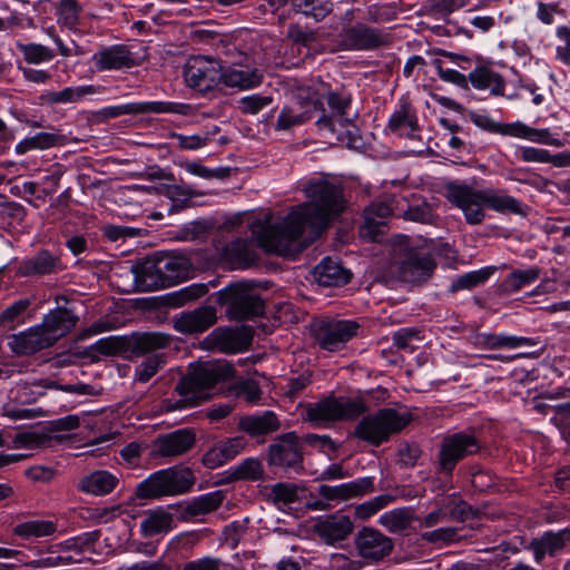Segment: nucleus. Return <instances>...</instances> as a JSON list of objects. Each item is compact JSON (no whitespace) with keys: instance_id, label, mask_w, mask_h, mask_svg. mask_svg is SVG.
<instances>
[{"instance_id":"obj_1","label":"nucleus","mask_w":570,"mask_h":570,"mask_svg":"<svg viewBox=\"0 0 570 570\" xmlns=\"http://www.w3.org/2000/svg\"><path fill=\"white\" fill-rule=\"evenodd\" d=\"M303 191L308 202L291 210L281 223L273 224L269 213L256 219L243 213L225 220L222 229L238 230L246 223L262 249L284 257L291 256L297 252V243L307 227L318 236L345 212L348 204L343 185L328 178L308 180Z\"/></svg>"},{"instance_id":"obj_2","label":"nucleus","mask_w":570,"mask_h":570,"mask_svg":"<svg viewBox=\"0 0 570 570\" xmlns=\"http://www.w3.org/2000/svg\"><path fill=\"white\" fill-rule=\"evenodd\" d=\"M445 199L463 214L468 225H481L487 218V208L500 214L525 216L527 206L502 189H476L468 184L451 181L444 186Z\"/></svg>"},{"instance_id":"obj_3","label":"nucleus","mask_w":570,"mask_h":570,"mask_svg":"<svg viewBox=\"0 0 570 570\" xmlns=\"http://www.w3.org/2000/svg\"><path fill=\"white\" fill-rule=\"evenodd\" d=\"M234 375V367L226 362H205L189 370L175 386L177 400H168L170 411L190 409L200 405L205 400V391L217 383L227 381Z\"/></svg>"},{"instance_id":"obj_4","label":"nucleus","mask_w":570,"mask_h":570,"mask_svg":"<svg viewBox=\"0 0 570 570\" xmlns=\"http://www.w3.org/2000/svg\"><path fill=\"white\" fill-rule=\"evenodd\" d=\"M413 420L410 411L383 407L367 414L356 424L352 435L372 446H380L391 436L401 433Z\"/></svg>"},{"instance_id":"obj_5","label":"nucleus","mask_w":570,"mask_h":570,"mask_svg":"<svg viewBox=\"0 0 570 570\" xmlns=\"http://www.w3.org/2000/svg\"><path fill=\"white\" fill-rule=\"evenodd\" d=\"M196 482L193 470L175 465L154 472L141 481L136 489L139 499H160L188 493Z\"/></svg>"},{"instance_id":"obj_6","label":"nucleus","mask_w":570,"mask_h":570,"mask_svg":"<svg viewBox=\"0 0 570 570\" xmlns=\"http://www.w3.org/2000/svg\"><path fill=\"white\" fill-rule=\"evenodd\" d=\"M368 411L363 396L348 399L331 394L305 406V420L315 424L353 421Z\"/></svg>"},{"instance_id":"obj_7","label":"nucleus","mask_w":570,"mask_h":570,"mask_svg":"<svg viewBox=\"0 0 570 570\" xmlns=\"http://www.w3.org/2000/svg\"><path fill=\"white\" fill-rule=\"evenodd\" d=\"M189 267V262L184 257L163 255L147 261L136 278L146 289L154 291L184 281L188 276Z\"/></svg>"},{"instance_id":"obj_8","label":"nucleus","mask_w":570,"mask_h":570,"mask_svg":"<svg viewBox=\"0 0 570 570\" xmlns=\"http://www.w3.org/2000/svg\"><path fill=\"white\" fill-rule=\"evenodd\" d=\"M482 449L480 440L470 432H455L444 436L436 455V472L451 475L458 463L478 454Z\"/></svg>"},{"instance_id":"obj_9","label":"nucleus","mask_w":570,"mask_h":570,"mask_svg":"<svg viewBox=\"0 0 570 570\" xmlns=\"http://www.w3.org/2000/svg\"><path fill=\"white\" fill-rule=\"evenodd\" d=\"M184 77L190 88L206 92L222 81L223 66L215 59L193 56L187 60Z\"/></svg>"},{"instance_id":"obj_10","label":"nucleus","mask_w":570,"mask_h":570,"mask_svg":"<svg viewBox=\"0 0 570 570\" xmlns=\"http://www.w3.org/2000/svg\"><path fill=\"white\" fill-rule=\"evenodd\" d=\"M358 328L355 321H322L314 326L313 334L321 348L337 352L356 336Z\"/></svg>"},{"instance_id":"obj_11","label":"nucleus","mask_w":570,"mask_h":570,"mask_svg":"<svg viewBox=\"0 0 570 570\" xmlns=\"http://www.w3.org/2000/svg\"><path fill=\"white\" fill-rule=\"evenodd\" d=\"M190 111L191 106L187 104L170 101H139L117 106H108L102 108L99 114L107 119H112L125 115L144 114H178L186 116L189 115Z\"/></svg>"},{"instance_id":"obj_12","label":"nucleus","mask_w":570,"mask_h":570,"mask_svg":"<svg viewBox=\"0 0 570 570\" xmlns=\"http://www.w3.org/2000/svg\"><path fill=\"white\" fill-rule=\"evenodd\" d=\"M385 130L401 138L415 139L421 132L416 108L409 97L402 96L390 119Z\"/></svg>"},{"instance_id":"obj_13","label":"nucleus","mask_w":570,"mask_h":570,"mask_svg":"<svg viewBox=\"0 0 570 570\" xmlns=\"http://www.w3.org/2000/svg\"><path fill=\"white\" fill-rule=\"evenodd\" d=\"M435 268L436 263L426 248L410 247L401 263L400 276L409 283H423L432 276Z\"/></svg>"},{"instance_id":"obj_14","label":"nucleus","mask_w":570,"mask_h":570,"mask_svg":"<svg viewBox=\"0 0 570 570\" xmlns=\"http://www.w3.org/2000/svg\"><path fill=\"white\" fill-rule=\"evenodd\" d=\"M303 460L299 439L295 432H287L276 438L268 446L269 465L284 469H297Z\"/></svg>"},{"instance_id":"obj_15","label":"nucleus","mask_w":570,"mask_h":570,"mask_svg":"<svg viewBox=\"0 0 570 570\" xmlns=\"http://www.w3.org/2000/svg\"><path fill=\"white\" fill-rule=\"evenodd\" d=\"M228 294L227 315L229 318L245 321L264 314L265 303L259 295L240 289L238 286L230 287Z\"/></svg>"},{"instance_id":"obj_16","label":"nucleus","mask_w":570,"mask_h":570,"mask_svg":"<svg viewBox=\"0 0 570 570\" xmlns=\"http://www.w3.org/2000/svg\"><path fill=\"white\" fill-rule=\"evenodd\" d=\"M358 554L368 561H380L392 552V539L381 531L364 527L355 538Z\"/></svg>"},{"instance_id":"obj_17","label":"nucleus","mask_w":570,"mask_h":570,"mask_svg":"<svg viewBox=\"0 0 570 570\" xmlns=\"http://www.w3.org/2000/svg\"><path fill=\"white\" fill-rule=\"evenodd\" d=\"M91 60L99 72L130 69L137 66L135 53L126 45L101 47L94 53Z\"/></svg>"},{"instance_id":"obj_18","label":"nucleus","mask_w":570,"mask_h":570,"mask_svg":"<svg viewBox=\"0 0 570 570\" xmlns=\"http://www.w3.org/2000/svg\"><path fill=\"white\" fill-rule=\"evenodd\" d=\"M215 248L220 259L233 269L248 268L257 261L252 242L247 238L238 237L223 245L215 242Z\"/></svg>"},{"instance_id":"obj_19","label":"nucleus","mask_w":570,"mask_h":570,"mask_svg":"<svg viewBox=\"0 0 570 570\" xmlns=\"http://www.w3.org/2000/svg\"><path fill=\"white\" fill-rule=\"evenodd\" d=\"M216 321V308L210 305H204L194 311L176 315L173 323L174 328L181 334H198L206 332Z\"/></svg>"},{"instance_id":"obj_20","label":"nucleus","mask_w":570,"mask_h":570,"mask_svg":"<svg viewBox=\"0 0 570 570\" xmlns=\"http://www.w3.org/2000/svg\"><path fill=\"white\" fill-rule=\"evenodd\" d=\"M570 543V529L559 531H546L539 538H534L528 549L532 552L535 563L542 564L546 557H557Z\"/></svg>"},{"instance_id":"obj_21","label":"nucleus","mask_w":570,"mask_h":570,"mask_svg":"<svg viewBox=\"0 0 570 570\" xmlns=\"http://www.w3.org/2000/svg\"><path fill=\"white\" fill-rule=\"evenodd\" d=\"M248 442L243 435L222 440L212 445L202 456V463L207 469H217L234 460L247 446Z\"/></svg>"},{"instance_id":"obj_22","label":"nucleus","mask_w":570,"mask_h":570,"mask_svg":"<svg viewBox=\"0 0 570 570\" xmlns=\"http://www.w3.org/2000/svg\"><path fill=\"white\" fill-rule=\"evenodd\" d=\"M353 529L351 518L338 512L318 519L313 527L314 533L326 544L347 539Z\"/></svg>"},{"instance_id":"obj_23","label":"nucleus","mask_w":570,"mask_h":570,"mask_svg":"<svg viewBox=\"0 0 570 570\" xmlns=\"http://www.w3.org/2000/svg\"><path fill=\"white\" fill-rule=\"evenodd\" d=\"M342 38L345 46L353 50H372L387 43L386 35L364 23L345 29Z\"/></svg>"},{"instance_id":"obj_24","label":"nucleus","mask_w":570,"mask_h":570,"mask_svg":"<svg viewBox=\"0 0 570 570\" xmlns=\"http://www.w3.org/2000/svg\"><path fill=\"white\" fill-rule=\"evenodd\" d=\"M469 85L476 90H488L493 96H503L505 80L494 70L493 63L483 59L468 75Z\"/></svg>"},{"instance_id":"obj_25","label":"nucleus","mask_w":570,"mask_h":570,"mask_svg":"<svg viewBox=\"0 0 570 570\" xmlns=\"http://www.w3.org/2000/svg\"><path fill=\"white\" fill-rule=\"evenodd\" d=\"M78 317L66 307L50 311L39 325L47 338L53 345L59 338L66 336L77 325Z\"/></svg>"},{"instance_id":"obj_26","label":"nucleus","mask_w":570,"mask_h":570,"mask_svg":"<svg viewBox=\"0 0 570 570\" xmlns=\"http://www.w3.org/2000/svg\"><path fill=\"white\" fill-rule=\"evenodd\" d=\"M373 490V478H360L334 487L322 484L317 492L320 497L327 501H345L371 493Z\"/></svg>"},{"instance_id":"obj_27","label":"nucleus","mask_w":570,"mask_h":570,"mask_svg":"<svg viewBox=\"0 0 570 570\" xmlns=\"http://www.w3.org/2000/svg\"><path fill=\"white\" fill-rule=\"evenodd\" d=\"M237 429L250 438H261L281 429L278 416L273 411L262 414H247L239 417Z\"/></svg>"},{"instance_id":"obj_28","label":"nucleus","mask_w":570,"mask_h":570,"mask_svg":"<svg viewBox=\"0 0 570 570\" xmlns=\"http://www.w3.org/2000/svg\"><path fill=\"white\" fill-rule=\"evenodd\" d=\"M65 268L59 255L48 249L39 250L35 256L21 262L19 273L22 276L56 274Z\"/></svg>"},{"instance_id":"obj_29","label":"nucleus","mask_w":570,"mask_h":570,"mask_svg":"<svg viewBox=\"0 0 570 570\" xmlns=\"http://www.w3.org/2000/svg\"><path fill=\"white\" fill-rule=\"evenodd\" d=\"M196 442L195 433L187 430H177L158 440L157 453L164 458H175L188 452Z\"/></svg>"},{"instance_id":"obj_30","label":"nucleus","mask_w":570,"mask_h":570,"mask_svg":"<svg viewBox=\"0 0 570 570\" xmlns=\"http://www.w3.org/2000/svg\"><path fill=\"white\" fill-rule=\"evenodd\" d=\"M225 562L217 557L204 556L185 562L181 570H223ZM127 570H173V568L159 561H142L132 564Z\"/></svg>"},{"instance_id":"obj_31","label":"nucleus","mask_w":570,"mask_h":570,"mask_svg":"<svg viewBox=\"0 0 570 570\" xmlns=\"http://www.w3.org/2000/svg\"><path fill=\"white\" fill-rule=\"evenodd\" d=\"M10 345L12 351L19 355H31L38 351L52 346L40 326L32 327L27 332L14 335Z\"/></svg>"},{"instance_id":"obj_32","label":"nucleus","mask_w":570,"mask_h":570,"mask_svg":"<svg viewBox=\"0 0 570 570\" xmlns=\"http://www.w3.org/2000/svg\"><path fill=\"white\" fill-rule=\"evenodd\" d=\"M316 126L321 132L331 134L340 141L351 140L355 136L356 126L354 121L346 117V114L323 115Z\"/></svg>"},{"instance_id":"obj_33","label":"nucleus","mask_w":570,"mask_h":570,"mask_svg":"<svg viewBox=\"0 0 570 570\" xmlns=\"http://www.w3.org/2000/svg\"><path fill=\"white\" fill-rule=\"evenodd\" d=\"M314 276L322 286H342L350 282L352 274L338 262L325 257L315 267Z\"/></svg>"},{"instance_id":"obj_34","label":"nucleus","mask_w":570,"mask_h":570,"mask_svg":"<svg viewBox=\"0 0 570 570\" xmlns=\"http://www.w3.org/2000/svg\"><path fill=\"white\" fill-rule=\"evenodd\" d=\"M392 215V207L386 202H373L364 209V224L362 232L371 239H375L377 235L383 234L385 222Z\"/></svg>"},{"instance_id":"obj_35","label":"nucleus","mask_w":570,"mask_h":570,"mask_svg":"<svg viewBox=\"0 0 570 570\" xmlns=\"http://www.w3.org/2000/svg\"><path fill=\"white\" fill-rule=\"evenodd\" d=\"M104 87L96 85H81L77 87H66L60 91H49L41 96L46 104H75L81 101L87 96L101 94Z\"/></svg>"},{"instance_id":"obj_36","label":"nucleus","mask_w":570,"mask_h":570,"mask_svg":"<svg viewBox=\"0 0 570 570\" xmlns=\"http://www.w3.org/2000/svg\"><path fill=\"white\" fill-rule=\"evenodd\" d=\"M118 482V478L112 473L98 470L83 476L79 482L78 489L83 493L92 495H106L115 490Z\"/></svg>"},{"instance_id":"obj_37","label":"nucleus","mask_w":570,"mask_h":570,"mask_svg":"<svg viewBox=\"0 0 570 570\" xmlns=\"http://www.w3.org/2000/svg\"><path fill=\"white\" fill-rule=\"evenodd\" d=\"M263 75L258 69L234 65L226 70L223 69L222 81L228 87L249 89L261 85Z\"/></svg>"},{"instance_id":"obj_38","label":"nucleus","mask_w":570,"mask_h":570,"mask_svg":"<svg viewBox=\"0 0 570 570\" xmlns=\"http://www.w3.org/2000/svg\"><path fill=\"white\" fill-rule=\"evenodd\" d=\"M511 137L553 147L563 146L562 140L550 128H534L520 120L513 121Z\"/></svg>"},{"instance_id":"obj_39","label":"nucleus","mask_w":570,"mask_h":570,"mask_svg":"<svg viewBox=\"0 0 570 570\" xmlns=\"http://www.w3.org/2000/svg\"><path fill=\"white\" fill-rule=\"evenodd\" d=\"M224 498L222 491L202 494L188 501L184 507L183 513L189 519L209 514L220 508Z\"/></svg>"},{"instance_id":"obj_40","label":"nucleus","mask_w":570,"mask_h":570,"mask_svg":"<svg viewBox=\"0 0 570 570\" xmlns=\"http://www.w3.org/2000/svg\"><path fill=\"white\" fill-rule=\"evenodd\" d=\"M541 275V268L537 266L527 269H514L499 285L502 294H513L522 289L524 286L534 283Z\"/></svg>"},{"instance_id":"obj_41","label":"nucleus","mask_w":570,"mask_h":570,"mask_svg":"<svg viewBox=\"0 0 570 570\" xmlns=\"http://www.w3.org/2000/svg\"><path fill=\"white\" fill-rule=\"evenodd\" d=\"M252 336L246 331L225 330L216 335V344L224 353H238L246 351L250 345Z\"/></svg>"},{"instance_id":"obj_42","label":"nucleus","mask_w":570,"mask_h":570,"mask_svg":"<svg viewBox=\"0 0 570 570\" xmlns=\"http://www.w3.org/2000/svg\"><path fill=\"white\" fill-rule=\"evenodd\" d=\"M130 340V348L138 354L153 353L165 348L170 343V337L163 333L147 332L132 335Z\"/></svg>"},{"instance_id":"obj_43","label":"nucleus","mask_w":570,"mask_h":570,"mask_svg":"<svg viewBox=\"0 0 570 570\" xmlns=\"http://www.w3.org/2000/svg\"><path fill=\"white\" fill-rule=\"evenodd\" d=\"M226 473L228 482L239 480L258 481L264 476V466L259 459L247 458L237 465L230 466Z\"/></svg>"},{"instance_id":"obj_44","label":"nucleus","mask_w":570,"mask_h":570,"mask_svg":"<svg viewBox=\"0 0 570 570\" xmlns=\"http://www.w3.org/2000/svg\"><path fill=\"white\" fill-rule=\"evenodd\" d=\"M495 267L488 266L478 271L462 274L454 278L450 285V291L456 293L463 289H472L484 284L495 272Z\"/></svg>"},{"instance_id":"obj_45","label":"nucleus","mask_w":570,"mask_h":570,"mask_svg":"<svg viewBox=\"0 0 570 570\" xmlns=\"http://www.w3.org/2000/svg\"><path fill=\"white\" fill-rule=\"evenodd\" d=\"M17 49L22 55L23 60L28 63L40 65L53 60L56 52L41 43L37 42H20L16 43Z\"/></svg>"},{"instance_id":"obj_46","label":"nucleus","mask_w":570,"mask_h":570,"mask_svg":"<svg viewBox=\"0 0 570 570\" xmlns=\"http://www.w3.org/2000/svg\"><path fill=\"white\" fill-rule=\"evenodd\" d=\"M56 531L57 524L49 520H30L13 528V533L23 539L49 537Z\"/></svg>"},{"instance_id":"obj_47","label":"nucleus","mask_w":570,"mask_h":570,"mask_svg":"<svg viewBox=\"0 0 570 570\" xmlns=\"http://www.w3.org/2000/svg\"><path fill=\"white\" fill-rule=\"evenodd\" d=\"M482 343L485 347L494 350L500 347L515 348L520 346H534L537 341L532 337L513 336L505 334H484Z\"/></svg>"},{"instance_id":"obj_48","label":"nucleus","mask_w":570,"mask_h":570,"mask_svg":"<svg viewBox=\"0 0 570 570\" xmlns=\"http://www.w3.org/2000/svg\"><path fill=\"white\" fill-rule=\"evenodd\" d=\"M130 348V340L127 336H108L100 338L90 346V350L105 356L120 355Z\"/></svg>"},{"instance_id":"obj_49","label":"nucleus","mask_w":570,"mask_h":570,"mask_svg":"<svg viewBox=\"0 0 570 570\" xmlns=\"http://www.w3.org/2000/svg\"><path fill=\"white\" fill-rule=\"evenodd\" d=\"M81 11L82 8L77 0H60L57 7V22L68 29H76Z\"/></svg>"},{"instance_id":"obj_50","label":"nucleus","mask_w":570,"mask_h":570,"mask_svg":"<svg viewBox=\"0 0 570 570\" xmlns=\"http://www.w3.org/2000/svg\"><path fill=\"white\" fill-rule=\"evenodd\" d=\"M311 118L312 115L309 111H302L301 109L285 106L277 117L275 129L278 131L288 130L295 126L304 124Z\"/></svg>"},{"instance_id":"obj_51","label":"nucleus","mask_w":570,"mask_h":570,"mask_svg":"<svg viewBox=\"0 0 570 570\" xmlns=\"http://www.w3.org/2000/svg\"><path fill=\"white\" fill-rule=\"evenodd\" d=\"M471 121L488 132L511 137L513 122H498L487 114H472Z\"/></svg>"},{"instance_id":"obj_52","label":"nucleus","mask_w":570,"mask_h":570,"mask_svg":"<svg viewBox=\"0 0 570 570\" xmlns=\"http://www.w3.org/2000/svg\"><path fill=\"white\" fill-rule=\"evenodd\" d=\"M432 65L434 66L436 73L441 80L453 83L464 90L469 89L468 76L455 69L445 68L443 66V61L439 58L433 59Z\"/></svg>"},{"instance_id":"obj_53","label":"nucleus","mask_w":570,"mask_h":570,"mask_svg":"<svg viewBox=\"0 0 570 570\" xmlns=\"http://www.w3.org/2000/svg\"><path fill=\"white\" fill-rule=\"evenodd\" d=\"M164 364V358L160 355H151L144 360L135 370V380L140 383H147L154 377L161 365Z\"/></svg>"},{"instance_id":"obj_54","label":"nucleus","mask_w":570,"mask_h":570,"mask_svg":"<svg viewBox=\"0 0 570 570\" xmlns=\"http://www.w3.org/2000/svg\"><path fill=\"white\" fill-rule=\"evenodd\" d=\"M173 522L171 515L164 511L149 514L141 523L147 534H157L167 531Z\"/></svg>"},{"instance_id":"obj_55","label":"nucleus","mask_w":570,"mask_h":570,"mask_svg":"<svg viewBox=\"0 0 570 570\" xmlns=\"http://www.w3.org/2000/svg\"><path fill=\"white\" fill-rule=\"evenodd\" d=\"M422 338L421 331L416 327L400 328L392 336V341L397 348L410 351H414L416 346L413 343L420 342Z\"/></svg>"},{"instance_id":"obj_56","label":"nucleus","mask_w":570,"mask_h":570,"mask_svg":"<svg viewBox=\"0 0 570 570\" xmlns=\"http://www.w3.org/2000/svg\"><path fill=\"white\" fill-rule=\"evenodd\" d=\"M170 137L177 141V146L185 150H196L205 147L210 140V134H195L185 136L178 132H171Z\"/></svg>"},{"instance_id":"obj_57","label":"nucleus","mask_w":570,"mask_h":570,"mask_svg":"<svg viewBox=\"0 0 570 570\" xmlns=\"http://www.w3.org/2000/svg\"><path fill=\"white\" fill-rule=\"evenodd\" d=\"M326 101L332 110V115L346 114L352 102L351 94L345 89L341 88L335 91H328L326 95Z\"/></svg>"},{"instance_id":"obj_58","label":"nucleus","mask_w":570,"mask_h":570,"mask_svg":"<svg viewBox=\"0 0 570 570\" xmlns=\"http://www.w3.org/2000/svg\"><path fill=\"white\" fill-rule=\"evenodd\" d=\"M272 100L271 96L249 95L239 100L238 108L244 114L256 115L271 105Z\"/></svg>"},{"instance_id":"obj_59","label":"nucleus","mask_w":570,"mask_h":570,"mask_svg":"<svg viewBox=\"0 0 570 570\" xmlns=\"http://www.w3.org/2000/svg\"><path fill=\"white\" fill-rule=\"evenodd\" d=\"M272 494L275 502L287 505L298 500V488L292 483L279 482L272 488Z\"/></svg>"},{"instance_id":"obj_60","label":"nucleus","mask_w":570,"mask_h":570,"mask_svg":"<svg viewBox=\"0 0 570 570\" xmlns=\"http://www.w3.org/2000/svg\"><path fill=\"white\" fill-rule=\"evenodd\" d=\"M422 539L430 543H454L460 540L459 531L456 528H439L429 532L422 533Z\"/></svg>"},{"instance_id":"obj_61","label":"nucleus","mask_w":570,"mask_h":570,"mask_svg":"<svg viewBox=\"0 0 570 570\" xmlns=\"http://www.w3.org/2000/svg\"><path fill=\"white\" fill-rule=\"evenodd\" d=\"M207 292L208 288L205 284H191L174 294V304L181 306L190 301L203 297Z\"/></svg>"},{"instance_id":"obj_62","label":"nucleus","mask_w":570,"mask_h":570,"mask_svg":"<svg viewBox=\"0 0 570 570\" xmlns=\"http://www.w3.org/2000/svg\"><path fill=\"white\" fill-rule=\"evenodd\" d=\"M556 36L561 42L556 48V57L563 65L570 66V27L559 26Z\"/></svg>"},{"instance_id":"obj_63","label":"nucleus","mask_w":570,"mask_h":570,"mask_svg":"<svg viewBox=\"0 0 570 570\" xmlns=\"http://www.w3.org/2000/svg\"><path fill=\"white\" fill-rule=\"evenodd\" d=\"M517 157L523 163L548 164L549 150L533 146H519Z\"/></svg>"},{"instance_id":"obj_64","label":"nucleus","mask_w":570,"mask_h":570,"mask_svg":"<svg viewBox=\"0 0 570 570\" xmlns=\"http://www.w3.org/2000/svg\"><path fill=\"white\" fill-rule=\"evenodd\" d=\"M312 383V374L303 372L295 377H291L287 382L286 395L291 400L297 399L302 392Z\"/></svg>"}]
</instances>
